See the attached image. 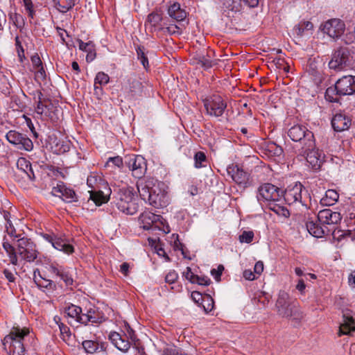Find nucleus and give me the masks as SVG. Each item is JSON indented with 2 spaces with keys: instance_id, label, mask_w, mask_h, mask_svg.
<instances>
[{
  "instance_id": "obj_1",
  "label": "nucleus",
  "mask_w": 355,
  "mask_h": 355,
  "mask_svg": "<svg viewBox=\"0 0 355 355\" xmlns=\"http://www.w3.org/2000/svg\"><path fill=\"white\" fill-rule=\"evenodd\" d=\"M125 164L132 171V175L139 179L137 188L141 198L155 208L166 207L168 196L165 184L151 178L142 179L147 169L144 158L128 155L125 157Z\"/></svg>"
},
{
  "instance_id": "obj_2",
  "label": "nucleus",
  "mask_w": 355,
  "mask_h": 355,
  "mask_svg": "<svg viewBox=\"0 0 355 355\" xmlns=\"http://www.w3.org/2000/svg\"><path fill=\"white\" fill-rule=\"evenodd\" d=\"M113 199L114 203L121 212L128 215H133L137 212L139 205L136 202L132 188L123 187L115 189Z\"/></svg>"
},
{
  "instance_id": "obj_3",
  "label": "nucleus",
  "mask_w": 355,
  "mask_h": 355,
  "mask_svg": "<svg viewBox=\"0 0 355 355\" xmlns=\"http://www.w3.org/2000/svg\"><path fill=\"white\" fill-rule=\"evenodd\" d=\"M355 94V76H344L338 79L334 87H328L325 98L330 102H338L339 96Z\"/></svg>"
},
{
  "instance_id": "obj_4",
  "label": "nucleus",
  "mask_w": 355,
  "mask_h": 355,
  "mask_svg": "<svg viewBox=\"0 0 355 355\" xmlns=\"http://www.w3.org/2000/svg\"><path fill=\"white\" fill-rule=\"evenodd\" d=\"M28 334V329L26 327L21 329L19 326H14L10 334L4 337L3 345L6 349L8 348L10 355H24L25 348L23 340Z\"/></svg>"
},
{
  "instance_id": "obj_5",
  "label": "nucleus",
  "mask_w": 355,
  "mask_h": 355,
  "mask_svg": "<svg viewBox=\"0 0 355 355\" xmlns=\"http://www.w3.org/2000/svg\"><path fill=\"white\" fill-rule=\"evenodd\" d=\"M17 246V252L21 260L33 262L39 254L35 243L27 237L19 238L14 243Z\"/></svg>"
},
{
  "instance_id": "obj_6",
  "label": "nucleus",
  "mask_w": 355,
  "mask_h": 355,
  "mask_svg": "<svg viewBox=\"0 0 355 355\" xmlns=\"http://www.w3.org/2000/svg\"><path fill=\"white\" fill-rule=\"evenodd\" d=\"M288 135L293 141L302 143L305 148L315 146L313 133L304 125H295L291 127L288 131Z\"/></svg>"
},
{
  "instance_id": "obj_7",
  "label": "nucleus",
  "mask_w": 355,
  "mask_h": 355,
  "mask_svg": "<svg viewBox=\"0 0 355 355\" xmlns=\"http://www.w3.org/2000/svg\"><path fill=\"white\" fill-rule=\"evenodd\" d=\"M350 60V53L347 48H339L332 55L329 62V67L331 69L339 71L352 65Z\"/></svg>"
},
{
  "instance_id": "obj_8",
  "label": "nucleus",
  "mask_w": 355,
  "mask_h": 355,
  "mask_svg": "<svg viewBox=\"0 0 355 355\" xmlns=\"http://www.w3.org/2000/svg\"><path fill=\"white\" fill-rule=\"evenodd\" d=\"M320 28L324 33H326L330 37L338 39L343 35L345 24L341 19L334 18L322 24Z\"/></svg>"
},
{
  "instance_id": "obj_9",
  "label": "nucleus",
  "mask_w": 355,
  "mask_h": 355,
  "mask_svg": "<svg viewBox=\"0 0 355 355\" xmlns=\"http://www.w3.org/2000/svg\"><path fill=\"white\" fill-rule=\"evenodd\" d=\"M279 189L276 186L270 183H265L258 188L257 198L259 202L263 201L267 203L270 201H279Z\"/></svg>"
},
{
  "instance_id": "obj_10",
  "label": "nucleus",
  "mask_w": 355,
  "mask_h": 355,
  "mask_svg": "<svg viewBox=\"0 0 355 355\" xmlns=\"http://www.w3.org/2000/svg\"><path fill=\"white\" fill-rule=\"evenodd\" d=\"M8 142L15 146L19 150L31 151L33 148V141L26 135L10 130L6 135Z\"/></svg>"
},
{
  "instance_id": "obj_11",
  "label": "nucleus",
  "mask_w": 355,
  "mask_h": 355,
  "mask_svg": "<svg viewBox=\"0 0 355 355\" xmlns=\"http://www.w3.org/2000/svg\"><path fill=\"white\" fill-rule=\"evenodd\" d=\"M98 181H101V178L96 175H90L87 180L88 187L92 189L89 191L90 193L89 198L92 200L97 206H100L103 203L108 201L107 195H104L103 192L100 190L96 191Z\"/></svg>"
},
{
  "instance_id": "obj_12",
  "label": "nucleus",
  "mask_w": 355,
  "mask_h": 355,
  "mask_svg": "<svg viewBox=\"0 0 355 355\" xmlns=\"http://www.w3.org/2000/svg\"><path fill=\"white\" fill-rule=\"evenodd\" d=\"M204 106L207 113L210 116H220L223 114L227 105L222 97L214 96L204 101Z\"/></svg>"
},
{
  "instance_id": "obj_13",
  "label": "nucleus",
  "mask_w": 355,
  "mask_h": 355,
  "mask_svg": "<svg viewBox=\"0 0 355 355\" xmlns=\"http://www.w3.org/2000/svg\"><path fill=\"white\" fill-rule=\"evenodd\" d=\"M227 174L239 186L245 188L249 183V173L244 171L238 165H230L227 168Z\"/></svg>"
},
{
  "instance_id": "obj_14",
  "label": "nucleus",
  "mask_w": 355,
  "mask_h": 355,
  "mask_svg": "<svg viewBox=\"0 0 355 355\" xmlns=\"http://www.w3.org/2000/svg\"><path fill=\"white\" fill-rule=\"evenodd\" d=\"M51 194L54 196L62 198L64 201L68 203L76 202L78 200L75 191L66 187L62 182H60L56 186L53 187Z\"/></svg>"
},
{
  "instance_id": "obj_15",
  "label": "nucleus",
  "mask_w": 355,
  "mask_h": 355,
  "mask_svg": "<svg viewBox=\"0 0 355 355\" xmlns=\"http://www.w3.org/2000/svg\"><path fill=\"white\" fill-rule=\"evenodd\" d=\"M315 146L313 148H305L302 146V152L304 155H306V160L309 166L313 170H318L320 168L323 162V158L321 153L318 149H315Z\"/></svg>"
},
{
  "instance_id": "obj_16",
  "label": "nucleus",
  "mask_w": 355,
  "mask_h": 355,
  "mask_svg": "<svg viewBox=\"0 0 355 355\" xmlns=\"http://www.w3.org/2000/svg\"><path fill=\"white\" fill-rule=\"evenodd\" d=\"M304 189L301 183H295L294 186L288 187L284 193V200L288 205H293L297 202L304 205L302 201V192Z\"/></svg>"
},
{
  "instance_id": "obj_17",
  "label": "nucleus",
  "mask_w": 355,
  "mask_h": 355,
  "mask_svg": "<svg viewBox=\"0 0 355 355\" xmlns=\"http://www.w3.org/2000/svg\"><path fill=\"white\" fill-rule=\"evenodd\" d=\"M318 219L323 225H337L340 222L342 216L339 212L324 209L319 211Z\"/></svg>"
},
{
  "instance_id": "obj_18",
  "label": "nucleus",
  "mask_w": 355,
  "mask_h": 355,
  "mask_svg": "<svg viewBox=\"0 0 355 355\" xmlns=\"http://www.w3.org/2000/svg\"><path fill=\"white\" fill-rule=\"evenodd\" d=\"M122 89L128 94V98L131 99L141 92V83L135 76H128L124 80Z\"/></svg>"
},
{
  "instance_id": "obj_19",
  "label": "nucleus",
  "mask_w": 355,
  "mask_h": 355,
  "mask_svg": "<svg viewBox=\"0 0 355 355\" xmlns=\"http://www.w3.org/2000/svg\"><path fill=\"white\" fill-rule=\"evenodd\" d=\"M354 331H355V319L350 315L349 313H343L342 321L340 323L338 336L349 335Z\"/></svg>"
},
{
  "instance_id": "obj_20",
  "label": "nucleus",
  "mask_w": 355,
  "mask_h": 355,
  "mask_svg": "<svg viewBox=\"0 0 355 355\" xmlns=\"http://www.w3.org/2000/svg\"><path fill=\"white\" fill-rule=\"evenodd\" d=\"M111 343L120 351L126 352L130 347V343L125 338V335L122 336L116 331H111L108 336Z\"/></svg>"
},
{
  "instance_id": "obj_21",
  "label": "nucleus",
  "mask_w": 355,
  "mask_h": 355,
  "mask_svg": "<svg viewBox=\"0 0 355 355\" xmlns=\"http://www.w3.org/2000/svg\"><path fill=\"white\" fill-rule=\"evenodd\" d=\"M331 125L336 132H342L347 130L351 125V119L349 116L343 113L336 114L332 120Z\"/></svg>"
},
{
  "instance_id": "obj_22",
  "label": "nucleus",
  "mask_w": 355,
  "mask_h": 355,
  "mask_svg": "<svg viewBox=\"0 0 355 355\" xmlns=\"http://www.w3.org/2000/svg\"><path fill=\"white\" fill-rule=\"evenodd\" d=\"M48 271L51 274L60 277L65 283L66 286H71L73 284V278L62 266L51 263L48 268Z\"/></svg>"
},
{
  "instance_id": "obj_23",
  "label": "nucleus",
  "mask_w": 355,
  "mask_h": 355,
  "mask_svg": "<svg viewBox=\"0 0 355 355\" xmlns=\"http://www.w3.org/2000/svg\"><path fill=\"white\" fill-rule=\"evenodd\" d=\"M297 304L296 300L291 299L286 292L283 291L279 292L276 302V306L279 309L292 310L296 307Z\"/></svg>"
},
{
  "instance_id": "obj_24",
  "label": "nucleus",
  "mask_w": 355,
  "mask_h": 355,
  "mask_svg": "<svg viewBox=\"0 0 355 355\" xmlns=\"http://www.w3.org/2000/svg\"><path fill=\"white\" fill-rule=\"evenodd\" d=\"M83 347L85 352L88 354H94L95 352H101L106 350L107 344L105 343H98L96 341L87 340L82 343Z\"/></svg>"
},
{
  "instance_id": "obj_25",
  "label": "nucleus",
  "mask_w": 355,
  "mask_h": 355,
  "mask_svg": "<svg viewBox=\"0 0 355 355\" xmlns=\"http://www.w3.org/2000/svg\"><path fill=\"white\" fill-rule=\"evenodd\" d=\"M168 14L177 21H183L187 17L186 11L181 8L178 3H174L168 7Z\"/></svg>"
},
{
  "instance_id": "obj_26",
  "label": "nucleus",
  "mask_w": 355,
  "mask_h": 355,
  "mask_svg": "<svg viewBox=\"0 0 355 355\" xmlns=\"http://www.w3.org/2000/svg\"><path fill=\"white\" fill-rule=\"evenodd\" d=\"M79 49L87 53L86 56V60L87 62H92L96 58V53L94 50V45L92 42H83L82 40L78 41Z\"/></svg>"
},
{
  "instance_id": "obj_27",
  "label": "nucleus",
  "mask_w": 355,
  "mask_h": 355,
  "mask_svg": "<svg viewBox=\"0 0 355 355\" xmlns=\"http://www.w3.org/2000/svg\"><path fill=\"white\" fill-rule=\"evenodd\" d=\"M339 198V194L334 189H329L325 195L320 200V203L324 206H331L334 205Z\"/></svg>"
},
{
  "instance_id": "obj_28",
  "label": "nucleus",
  "mask_w": 355,
  "mask_h": 355,
  "mask_svg": "<svg viewBox=\"0 0 355 355\" xmlns=\"http://www.w3.org/2000/svg\"><path fill=\"white\" fill-rule=\"evenodd\" d=\"M159 215L154 214L153 213H145L141 216V220L144 223V229L150 230L153 227V225L159 220Z\"/></svg>"
},
{
  "instance_id": "obj_29",
  "label": "nucleus",
  "mask_w": 355,
  "mask_h": 355,
  "mask_svg": "<svg viewBox=\"0 0 355 355\" xmlns=\"http://www.w3.org/2000/svg\"><path fill=\"white\" fill-rule=\"evenodd\" d=\"M52 245L57 250L62 251L66 254H71L73 252V247L68 243L66 241L61 239H55Z\"/></svg>"
},
{
  "instance_id": "obj_30",
  "label": "nucleus",
  "mask_w": 355,
  "mask_h": 355,
  "mask_svg": "<svg viewBox=\"0 0 355 355\" xmlns=\"http://www.w3.org/2000/svg\"><path fill=\"white\" fill-rule=\"evenodd\" d=\"M278 201H270L267 204L268 208L279 216L288 217L290 215L289 211L284 206L277 203Z\"/></svg>"
},
{
  "instance_id": "obj_31",
  "label": "nucleus",
  "mask_w": 355,
  "mask_h": 355,
  "mask_svg": "<svg viewBox=\"0 0 355 355\" xmlns=\"http://www.w3.org/2000/svg\"><path fill=\"white\" fill-rule=\"evenodd\" d=\"M306 226L310 234L315 237L321 238L324 234V229L313 221L307 222Z\"/></svg>"
},
{
  "instance_id": "obj_32",
  "label": "nucleus",
  "mask_w": 355,
  "mask_h": 355,
  "mask_svg": "<svg viewBox=\"0 0 355 355\" xmlns=\"http://www.w3.org/2000/svg\"><path fill=\"white\" fill-rule=\"evenodd\" d=\"M66 316L75 319L76 321L85 325L88 324L90 320L89 312L87 313L83 312H67Z\"/></svg>"
},
{
  "instance_id": "obj_33",
  "label": "nucleus",
  "mask_w": 355,
  "mask_h": 355,
  "mask_svg": "<svg viewBox=\"0 0 355 355\" xmlns=\"http://www.w3.org/2000/svg\"><path fill=\"white\" fill-rule=\"evenodd\" d=\"M162 18L160 14L157 12H151L148 15L146 24H149L150 26L152 32L153 29H155L156 26L161 22Z\"/></svg>"
},
{
  "instance_id": "obj_34",
  "label": "nucleus",
  "mask_w": 355,
  "mask_h": 355,
  "mask_svg": "<svg viewBox=\"0 0 355 355\" xmlns=\"http://www.w3.org/2000/svg\"><path fill=\"white\" fill-rule=\"evenodd\" d=\"M58 9L62 12H66L74 6V0H58Z\"/></svg>"
},
{
  "instance_id": "obj_35",
  "label": "nucleus",
  "mask_w": 355,
  "mask_h": 355,
  "mask_svg": "<svg viewBox=\"0 0 355 355\" xmlns=\"http://www.w3.org/2000/svg\"><path fill=\"white\" fill-rule=\"evenodd\" d=\"M313 27V26L311 22L308 21H303L294 27V31L298 36H301L305 30H311Z\"/></svg>"
},
{
  "instance_id": "obj_36",
  "label": "nucleus",
  "mask_w": 355,
  "mask_h": 355,
  "mask_svg": "<svg viewBox=\"0 0 355 355\" xmlns=\"http://www.w3.org/2000/svg\"><path fill=\"white\" fill-rule=\"evenodd\" d=\"M31 163L26 158L20 157L17 162V172L19 175L25 173L28 168H30Z\"/></svg>"
},
{
  "instance_id": "obj_37",
  "label": "nucleus",
  "mask_w": 355,
  "mask_h": 355,
  "mask_svg": "<svg viewBox=\"0 0 355 355\" xmlns=\"http://www.w3.org/2000/svg\"><path fill=\"white\" fill-rule=\"evenodd\" d=\"M137 58L140 60L144 67L147 69L148 68V60L145 53V49L144 46H139L137 49Z\"/></svg>"
},
{
  "instance_id": "obj_38",
  "label": "nucleus",
  "mask_w": 355,
  "mask_h": 355,
  "mask_svg": "<svg viewBox=\"0 0 355 355\" xmlns=\"http://www.w3.org/2000/svg\"><path fill=\"white\" fill-rule=\"evenodd\" d=\"M35 282L38 286L46 288L49 291H54L56 288L55 283L51 279H46L42 278L40 280H35Z\"/></svg>"
},
{
  "instance_id": "obj_39",
  "label": "nucleus",
  "mask_w": 355,
  "mask_h": 355,
  "mask_svg": "<svg viewBox=\"0 0 355 355\" xmlns=\"http://www.w3.org/2000/svg\"><path fill=\"white\" fill-rule=\"evenodd\" d=\"M200 306L202 307L203 311H212L214 307V299L209 295H205Z\"/></svg>"
},
{
  "instance_id": "obj_40",
  "label": "nucleus",
  "mask_w": 355,
  "mask_h": 355,
  "mask_svg": "<svg viewBox=\"0 0 355 355\" xmlns=\"http://www.w3.org/2000/svg\"><path fill=\"white\" fill-rule=\"evenodd\" d=\"M110 80V77L109 76L104 73V72H98L96 76V78H95V80H94V87H95V89H98V87L96 86L97 84H99L101 85H106L107 83H108Z\"/></svg>"
},
{
  "instance_id": "obj_41",
  "label": "nucleus",
  "mask_w": 355,
  "mask_h": 355,
  "mask_svg": "<svg viewBox=\"0 0 355 355\" xmlns=\"http://www.w3.org/2000/svg\"><path fill=\"white\" fill-rule=\"evenodd\" d=\"M59 329L60 331L61 338L64 342H67L71 337V332L69 328L63 323L59 324Z\"/></svg>"
},
{
  "instance_id": "obj_42",
  "label": "nucleus",
  "mask_w": 355,
  "mask_h": 355,
  "mask_svg": "<svg viewBox=\"0 0 355 355\" xmlns=\"http://www.w3.org/2000/svg\"><path fill=\"white\" fill-rule=\"evenodd\" d=\"M196 60V63L200 64L201 67L205 69H209L212 67V61L211 60L209 57H206L205 55H198Z\"/></svg>"
},
{
  "instance_id": "obj_43",
  "label": "nucleus",
  "mask_w": 355,
  "mask_h": 355,
  "mask_svg": "<svg viewBox=\"0 0 355 355\" xmlns=\"http://www.w3.org/2000/svg\"><path fill=\"white\" fill-rule=\"evenodd\" d=\"M254 237V233L252 231H244L239 236V241L241 243H250Z\"/></svg>"
},
{
  "instance_id": "obj_44",
  "label": "nucleus",
  "mask_w": 355,
  "mask_h": 355,
  "mask_svg": "<svg viewBox=\"0 0 355 355\" xmlns=\"http://www.w3.org/2000/svg\"><path fill=\"white\" fill-rule=\"evenodd\" d=\"M232 3H229L227 8L234 12H239L241 10L243 0H231Z\"/></svg>"
},
{
  "instance_id": "obj_45",
  "label": "nucleus",
  "mask_w": 355,
  "mask_h": 355,
  "mask_svg": "<svg viewBox=\"0 0 355 355\" xmlns=\"http://www.w3.org/2000/svg\"><path fill=\"white\" fill-rule=\"evenodd\" d=\"M195 159V166L196 168H200L202 166V162L206 161L205 154L201 151H199L196 153L194 156Z\"/></svg>"
},
{
  "instance_id": "obj_46",
  "label": "nucleus",
  "mask_w": 355,
  "mask_h": 355,
  "mask_svg": "<svg viewBox=\"0 0 355 355\" xmlns=\"http://www.w3.org/2000/svg\"><path fill=\"white\" fill-rule=\"evenodd\" d=\"M10 259V263L14 266L18 265V257L17 252V246L13 248V250H9L6 252Z\"/></svg>"
},
{
  "instance_id": "obj_47",
  "label": "nucleus",
  "mask_w": 355,
  "mask_h": 355,
  "mask_svg": "<svg viewBox=\"0 0 355 355\" xmlns=\"http://www.w3.org/2000/svg\"><path fill=\"white\" fill-rule=\"evenodd\" d=\"M193 283H197L201 286H208L211 283V279L206 276H198L196 275Z\"/></svg>"
},
{
  "instance_id": "obj_48",
  "label": "nucleus",
  "mask_w": 355,
  "mask_h": 355,
  "mask_svg": "<svg viewBox=\"0 0 355 355\" xmlns=\"http://www.w3.org/2000/svg\"><path fill=\"white\" fill-rule=\"evenodd\" d=\"M15 45L19 60L22 62L23 58H24V51L18 36L15 37Z\"/></svg>"
},
{
  "instance_id": "obj_49",
  "label": "nucleus",
  "mask_w": 355,
  "mask_h": 355,
  "mask_svg": "<svg viewBox=\"0 0 355 355\" xmlns=\"http://www.w3.org/2000/svg\"><path fill=\"white\" fill-rule=\"evenodd\" d=\"M98 312H89V323L91 324H98L101 323L105 320L103 316L96 315V313Z\"/></svg>"
},
{
  "instance_id": "obj_50",
  "label": "nucleus",
  "mask_w": 355,
  "mask_h": 355,
  "mask_svg": "<svg viewBox=\"0 0 355 355\" xmlns=\"http://www.w3.org/2000/svg\"><path fill=\"white\" fill-rule=\"evenodd\" d=\"M110 162H112L114 166H116L119 168L121 167L123 164V159L119 156L110 157L106 164L108 165Z\"/></svg>"
},
{
  "instance_id": "obj_51",
  "label": "nucleus",
  "mask_w": 355,
  "mask_h": 355,
  "mask_svg": "<svg viewBox=\"0 0 355 355\" xmlns=\"http://www.w3.org/2000/svg\"><path fill=\"white\" fill-rule=\"evenodd\" d=\"M224 270V267L223 265H219L217 269H212L211 270V273L213 276H214L216 280L218 281L220 279V276Z\"/></svg>"
},
{
  "instance_id": "obj_52",
  "label": "nucleus",
  "mask_w": 355,
  "mask_h": 355,
  "mask_svg": "<svg viewBox=\"0 0 355 355\" xmlns=\"http://www.w3.org/2000/svg\"><path fill=\"white\" fill-rule=\"evenodd\" d=\"M178 277V275L175 271H171L166 275L165 280L167 283L173 284L177 280Z\"/></svg>"
},
{
  "instance_id": "obj_53",
  "label": "nucleus",
  "mask_w": 355,
  "mask_h": 355,
  "mask_svg": "<svg viewBox=\"0 0 355 355\" xmlns=\"http://www.w3.org/2000/svg\"><path fill=\"white\" fill-rule=\"evenodd\" d=\"M191 298L196 304H198L200 306V302H202L204 296L198 291H193L191 293Z\"/></svg>"
},
{
  "instance_id": "obj_54",
  "label": "nucleus",
  "mask_w": 355,
  "mask_h": 355,
  "mask_svg": "<svg viewBox=\"0 0 355 355\" xmlns=\"http://www.w3.org/2000/svg\"><path fill=\"white\" fill-rule=\"evenodd\" d=\"M344 42L347 44H352L355 41V32H349L343 37Z\"/></svg>"
},
{
  "instance_id": "obj_55",
  "label": "nucleus",
  "mask_w": 355,
  "mask_h": 355,
  "mask_svg": "<svg viewBox=\"0 0 355 355\" xmlns=\"http://www.w3.org/2000/svg\"><path fill=\"white\" fill-rule=\"evenodd\" d=\"M21 176L23 179H28L30 180H33L35 179V175L32 168V166H30V168H28L24 173L21 174Z\"/></svg>"
},
{
  "instance_id": "obj_56",
  "label": "nucleus",
  "mask_w": 355,
  "mask_h": 355,
  "mask_svg": "<svg viewBox=\"0 0 355 355\" xmlns=\"http://www.w3.org/2000/svg\"><path fill=\"white\" fill-rule=\"evenodd\" d=\"M166 31L170 35L180 34V28L176 25H171L166 28Z\"/></svg>"
},
{
  "instance_id": "obj_57",
  "label": "nucleus",
  "mask_w": 355,
  "mask_h": 355,
  "mask_svg": "<svg viewBox=\"0 0 355 355\" xmlns=\"http://www.w3.org/2000/svg\"><path fill=\"white\" fill-rule=\"evenodd\" d=\"M183 275L187 279H188L191 283H193L196 275L192 272L191 269L189 267L187 268L186 271L184 272Z\"/></svg>"
},
{
  "instance_id": "obj_58",
  "label": "nucleus",
  "mask_w": 355,
  "mask_h": 355,
  "mask_svg": "<svg viewBox=\"0 0 355 355\" xmlns=\"http://www.w3.org/2000/svg\"><path fill=\"white\" fill-rule=\"evenodd\" d=\"M243 277H245V279L250 280V281L254 280L257 278L256 274L254 273V272H253L250 270H245L243 272Z\"/></svg>"
},
{
  "instance_id": "obj_59",
  "label": "nucleus",
  "mask_w": 355,
  "mask_h": 355,
  "mask_svg": "<svg viewBox=\"0 0 355 355\" xmlns=\"http://www.w3.org/2000/svg\"><path fill=\"white\" fill-rule=\"evenodd\" d=\"M254 272L256 275H260L263 270V263L262 261H258L254 267Z\"/></svg>"
},
{
  "instance_id": "obj_60",
  "label": "nucleus",
  "mask_w": 355,
  "mask_h": 355,
  "mask_svg": "<svg viewBox=\"0 0 355 355\" xmlns=\"http://www.w3.org/2000/svg\"><path fill=\"white\" fill-rule=\"evenodd\" d=\"M46 105H45L43 103L42 101H38L37 103V107H36V112L37 114L42 115L44 112V108L46 107Z\"/></svg>"
},
{
  "instance_id": "obj_61",
  "label": "nucleus",
  "mask_w": 355,
  "mask_h": 355,
  "mask_svg": "<svg viewBox=\"0 0 355 355\" xmlns=\"http://www.w3.org/2000/svg\"><path fill=\"white\" fill-rule=\"evenodd\" d=\"M3 274L6 278L10 282H13L15 279L14 275L8 270L5 269L3 270Z\"/></svg>"
},
{
  "instance_id": "obj_62",
  "label": "nucleus",
  "mask_w": 355,
  "mask_h": 355,
  "mask_svg": "<svg viewBox=\"0 0 355 355\" xmlns=\"http://www.w3.org/2000/svg\"><path fill=\"white\" fill-rule=\"evenodd\" d=\"M306 288V285L302 279H299L297 284L296 285V289L301 293H303Z\"/></svg>"
},
{
  "instance_id": "obj_63",
  "label": "nucleus",
  "mask_w": 355,
  "mask_h": 355,
  "mask_svg": "<svg viewBox=\"0 0 355 355\" xmlns=\"http://www.w3.org/2000/svg\"><path fill=\"white\" fill-rule=\"evenodd\" d=\"M243 3L250 8H254L257 6L259 0H243Z\"/></svg>"
},
{
  "instance_id": "obj_64",
  "label": "nucleus",
  "mask_w": 355,
  "mask_h": 355,
  "mask_svg": "<svg viewBox=\"0 0 355 355\" xmlns=\"http://www.w3.org/2000/svg\"><path fill=\"white\" fill-rule=\"evenodd\" d=\"M164 355H179V353L175 348H167L164 350Z\"/></svg>"
}]
</instances>
